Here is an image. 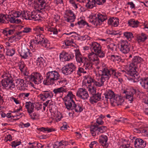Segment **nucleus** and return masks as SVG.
<instances>
[{"mask_svg":"<svg viewBox=\"0 0 148 148\" xmlns=\"http://www.w3.org/2000/svg\"><path fill=\"white\" fill-rule=\"evenodd\" d=\"M97 18L96 17L95 18H93L90 19V22L96 27L98 25H101V23L103 22L107 19V17L105 15H102L101 14L99 13L97 14Z\"/></svg>","mask_w":148,"mask_h":148,"instance_id":"obj_4","label":"nucleus"},{"mask_svg":"<svg viewBox=\"0 0 148 148\" xmlns=\"http://www.w3.org/2000/svg\"><path fill=\"white\" fill-rule=\"evenodd\" d=\"M29 79L31 80L36 84H40L41 80L43 79L42 77L39 73L37 72L33 73L29 77Z\"/></svg>","mask_w":148,"mask_h":148,"instance_id":"obj_9","label":"nucleus"},{"mask_svg":"<svg viewBox=\"0 0 148 148\" xmlns=\"http://www.w3.org/2000/svg\"><path fill=\"white\" fill-rule=\"evenodd\" d=\"M47 30L53 32V35H56L58 34V32L56 28L53 27H49L47 28Z\"/></svg>","mask_w":148,"mask_h":148,"instance_id":"obj_45","label":"nucleus"},{"mask_svg":"<svg viewBox=\"0 0 148 148\" xmlns=\"http://www.w3.org/2000/svg\"><path fill=\"white\" fill-rule=\"evenodd\" d=\"M76 96L83 100L87 99L88 97V92L85 88H79L76 93Z\"/></svg>","mask_w":148,"mask_h":148,"instance_id":"obj_11","label":"nucleus"},{"mask_svg":"<svg viewBox=\"0 0 148 148\" xmlns=\"http://www.w3.org/2000/svg\"><path fill=\"white\" fill-rule=\"evenodd\" d=\"M106 126H101L99 127L98 125V131L101 133H103L104 131H106Z\"/></svg>","mask_w":148,"mask_h":148,"instance_id":"obj_47","label":"nucleus"},{"mask_svg":"<svg viewBox=\"0 0 148 148\" xmlns=\"http://www.w3.org/2000/svg\"><path fill=\"white\" fill-rule=\"evenodd\" d=\"M102 74L101 75V78L104 82L106 80H108L111 77V74L110 73V69L109 70L106 68H104L102 71Z\"/></svg>","mask_w":148,"mask_h":148,"instance_id":"obj_14","label":"nucleus"},{"mask_svg":"<svg viewBox=\"0 0 148 148\" xmlns=\"http://www.w3.org/2000/svg\"><path fill=\"white\" fill-rule=\"evenodd\" d=\"M64 86H62L59 88L54 89L53 92L55 94V96L58 93H63V92H65L66 91V90L64 88Z\"/></svg>","mask_w":148,"mask_h":148,"instance_id":"obj_28","label":"nucleus"},{"mask_svg":"<svg viewBox=\"0 0 148 148\" xmlns=\"http://www.w3.org/2000/svg\"><path fill=\"white\" fill-rule=\"evenodd\" d=\"M130 50V47L128 45L127 42L124 40H122L121 43L120 51L125 54L129 52Z\"/></svg>","mask_w":148,"mask_h":148,"instance_id":"obj_15","label":"nucleus"},{"mask_svg":"<svg viewBox=\"0 0 148 148\" xmlns=\"http://www.w3.org/2000/svg\"><path fill=\"white\" fill-rule=\"evenodd\" d=\"M45 131H47L48 132H50L53 131H54L55 130L53 128H49L48 127L45 128Z\"/></svg>","mask_w":148,"mask_h":148,"instance_id":"obj_63","label":"nucleus"},{"mask_svg":"<svg viewBox=\"0 0 148 148\" xmlns=\"http://www.w3.org/2000/svg\"><path fill=\"white\" fill-rule=\"evenodd\" d=\"M38 3H37L38 8L40 10L46 9V3L45 0H38Z\"/></svg>","mask_w":148,"mask_h":148,"instance_id":"obj_24","label":"nucleus"},{"mask_svg":"<svg viewBox=\"0 0 148 148\" xmlns=\"http://www.w3.org/2000/svg\"><path fill=\"white\" fill-rule=\"evenodd\" d=\"M76 69V66L72 63H69L62 68V72L64 75H68L75 71Z\"/></svg>","mask_w":148,"mask_h":148,"instance_id":"obj_5","label":"nucleus"},{"mask_svg":"<svg viewBox=\"0 0 148 148\" xmlns=\"http://www.w3.org/2000/svg\"><path fill=\"white\" fill-rule=\"evenodd\" d=\"M104 95L105 98L107 99V100L108 101V99H109L111 103H112V101L114 98V97L115 95L114 92L112 90H109L108 91H106L104 94Z\"/></svg>","mask_w":148,"mask_h":148,"instance_id":"obj_19","label":"nucleus"},{"mask_svg":"<svg viewBox=\"0 0 148 148\" xmlns=\"http://www.w3.org/2000/svg\"><path fill=\"white\" fill-rule=\"evenodd\" d=\"M136 37L138 41L139 42L145 41L147 39V35L142 33L141 34L137 35Z\"/></svg>","mask_w":148,"mask_h":148,"instance_id":"obj_25","label":"nucleus"},{"mask_svg":"<svg viewBox=\"0 0 148 148\" xmlns=\"http://www.w3.org/2000/svg\"><path fill=\"white\" fill-rule=\"evenodd\" d=\"M89 58V61L84 62V66L87 67L88 69H89L92 68V62H95L96 61L91 60Z\"/></svg>","mask_w":148,"mask_h":148,"instance_id":"obj_32","label":"nucleus"},{"mask_svg":"<svg viewBox=\"0 0 148 148\" xmlns=\"http://www.w3.org/2000/svg\"><path fill=\"white\" fill-rule=\"evenodd\" d=\"M13 81V78L11 75H8L4 76V79L1 81V84L5 88L8 87L9 89L11 90L12 88H15V84Z\"/></svg>","mask_w":148,"mask_h":148,"instance_id":"obj_2","label":"nucleus"},{"mask_svg":"<svg viewBox=\"0 0 148 148\" xmlns=\"http://www.w3.org/2000/svg\"><path fill=\"white\" fill-rule=\"evenodd\" d=\"M135 137H133V139H135L134 142V145L136 148H144L146 145V142L144 141L143 140L140 138L136 139ZM123 148H134L132 147L125 145V147Z\"/></svg>","mask_w":148,"mask_h":148,"instance_id":"obj_8","label":"nucleus"},{"mask_svg":"<svg viewBox=\"0 0 148 148\" xmlns=\"http://www.w3.org/2000/svg\"><path fill=\"white\" fill-rule=\"evenodd\" d=\"M21 143V141H18L16 143L15 141H13L11 143L12 146V147L15 148L17 146L20 145Z\"/></svg>","mask_w":148,"mask_h":148,"instance_id":"obj_49","label":"nucleus"},{"mask_svg":"<svg viewBox=\"0 0 148 148\" xmlns=\"http://www.w3.org/2000/svg\"><path fill=\"white\" fill-rule=\"evenodd\" d=\"M86 23V21L83 19L81 20L80 21H78L77 22V23L78 25H81L84 26L85 25V24Z\"/></svg>","mask_w":148,"mask_h":148,"instance_id":"obj_55","label":"nucleus"},{"mask_svg":"<svg viewBox=\"0 0 148 148\" xmlns=\"http://www.w3.org/2000/svg\"><path fill=\"white\" fill-rule=\"evenodd\" d=\"M29 51V49L23 47L22 48L21 51L19 52L20 56L23 58L27 59L28 54H30Z\"/></svg>","mask_w":148,"mask_h":148,"instance_id":"obj_18","label":"nucleus"},{"mask_svg":"<svg viewBox=\"0 0 148 148\" xmlns=\"http://www.w3.org/2000/svg\"><path fill=\"white\" fill-rule=\"evenodd\" d=\"M18 66L19 67L20 71L21 72H23L24 71V70L25 69L26 65L25 64L23 61L21 60L18 63Z\"/></svg>","mask_w":148,"mask_h":148,"instance_id":"obj_30","label":"nucleus"},{"mask_svg":"<svg viewBox=\"0 0 148 148\" xmlns=\"http://www.w3.org/2000/svg\"><path fill=\"white\" fill-rule=\"evenodd\" d=\"M102 118L99 117L97 119L96 123L98 124V125H101L103 124L104 122L102 121Z\"/></svg>","mask_w":148,"mask_h":148,"instance_id":"obj_48","label":"nucleus"},{"mask_svg":"<svg viewBox=\"0 0 148 148\" xmlns=\"http://www.w3.org/2000/svg\"><path fill=\"white\" fill-rule=\"evenodd\" d=\"M86 73V72L84 70L83 68L82 67H79L78 70L77 71V74L79 76H81V73Z\"/></svg>","mask_w":148,"mask_h":148,"instance_id":"obj_43","label":"nucleus"},{"mask_svg":"<svg viewBox=\"0 0 148 148\" xmlns=\"http://www.w3.org/2000/svg\"><path fill=\"white\" fill-rule=\"evenodd\" d=\"M127 4L130 5L131 8H135V5L132 2H129L127 3Z\"/></svg>","mask_w":148,"mask_h":148,"instance_id":"obj_62","label":"nucleus"},{"mask_svg":"<svg viewBox=\"0 0 148 148\" xmlns=\"http://www.w3.org/2000/svg\"><path fill=\"white\" fill-rule=\"evenodd\" d=\"M98 143L96 141H94L92 142L89 145V147L90 148H93V146L94 145H95V146L97 145Z\"/></svg>","mask_w":148,"mask_h":148,"instance_id":"obj_59","label":"nucleus"},{"mask_svg":"<svg viewBox=\"0 0 148 148\" xmlns=\"http://www.w3.org/2000/svg\"><path fill=\"white\" fill-rule=\"evenodd\" d=\"M45 61L44 59L41 57H38L37 60V64L38 65H40L41 64H43V63L45 62Z\"/></svg>","mask_w":148,"mask_h":148,"instance_id":"obj_40","label":"nucleus"},{"mask_svg":"<svg viewBox=\"0 0 148 148\" xmlns=\"http://www.w3.org/2000/svg\"><path fill=\"white\" fill-rule=\"evenodd\" d=\"M85 77L86 78V79L87 80V82L89 84H90L91 85V83H94V85L95 84L96 86L98 87H101L104 85V82L102 78L101 79V83H100L95 81L94 79L90 76H88L87 77L85 76Z\"/></svg>","mask_w":148,"mask_h":148,"instance_id":"obj_12","label":"nucleus"},{"mask_svg":"<svg viewBox=\"0 0 148 148\" xmlns=\"http://www.w3.org/2000/svg\"><path fill=\"white\" fill-rule=\"evenodd\" d=\"M75 96L72 92L70 91L63 99L64 101L65 105L66 108L69 110H72L73 107V104L75 103L73 100V97Z\"/></svg>","mask_w":148,"mask_h":148,"instance_id":"obj_3","label":"nucleus"},{"mask_svg":"<svg viewBox=\"0 0 148 148\" xmlns=\"http://www.w3.org/2000/svg\"><path fill=\"white\" fill-rule=\"evenodd\" d=\"M90 49L92 52L89 54L88 57L90 60L96 61V64L99 63V57L102 58L104 57L105 53L101 50L100 45L96 42H92L91 45Z\"/></svg>","mask_w":148,"mask_h":148,"instance_id":"obj_1","label":"nucleus"},{"mask_svg":"<svg viewBox=\"0 0 148 148\" xmlns=\"http://www.w3.org/2000/svg\"><path fill=\"white\" fill-rule=\"evenodd\" d=\"M23 13L22 14V16L24 17L25 18L26 20H29L30 19L31 14L30 12L28 11H23Z\"/></svg>","mask_w":148,"mask_h":148,"instance_id":"obj_34","label":"nucleus"},{"mask_svg":"<svg viewBox=\"0 0 148 148\" xmlns=\"http://www.w3.org/2000/svg\"><path fill=\"white\" fill-rule=\"evenodd\" d=\"M99 143L103 147L106 148L108 145L106 143L107 141L108 137L106 135H101L99 139Z\"/></svg>","mask_w":148,"mask_h":148,"instance_id":"obj_21","label":"nucleus"},{"mask_svg":"<svg viewBox=\"0 0 148 148\" xmlns=\"http://www.w3.org/2000/svg\"><path fill=\"white\" fill-rule=\"evenodd\" d=\"M15 17H14V15L11 16L10 15V19H9V21L11 23H14V22L15 20Z\"/></svg>","mask_w":148,"mask_h":148,"instance_id":"obj_56","label":"nucleus"},{"mask_svg":"<svg viewBox=\"0 0 148 148\" xmlns=\"http://www.w3.org/2000/svg\"><path fill=\"white\" fill-rule=\"evenodd\" d=\"M43 92H44V97L40 98V99L42 101H45L47 98H51L53 97V95L51 92H49L48 91H44Z\"/></svg>","mask_w":148,"mask_h":148,"instance_id":"obj_23","label":"nucleus"},{"mask_svg":"<svg viewBox=\"0 0 148 148\" xmlns=\"http://www.w3.org/2000/svg\"><path fill=\"white\" fill-rule=\"evenodd\" d=\"M76 18V16H69L68 18H66V19L65 20L67 22L71 23L74 22Z\"/></svg>","mask_w":148,"mask_h":148,"instance_id":"obj_44","label":"nucleus"},{"mask_svg":"<svg viewBox=\"0 0 148 148\" xmlns=\"http://www.w3.org/2000/svg\"><path fill=\"white\" fill-rule=\"evenodd\" d=\"M88 90L90 93H91L92 95L96 93V89L94 86H91V84L88 86Z\"/></svg>","mask_w":148,"mask_h":148,"instance_id":"obj_35","label":"nucleus"},{"mask_svg":"<svg viewBox=\"0 0 148 148\" xmlns=\"http://www.w3.org/2000/svg\"><path fill=\"white\" fill-rule=\"evenodd\" d=\"M112 101V103H115L117 106L121 105L124 101V100L122 96L118 95H115Z\"/></svg>","mask_w":148,"mask_h":148,"instance_id":"obj_16","label":"nucleus"},{"mask_svg":"<svg viewBox=\"0 0 148 148\" xmlns=\"http://www.w3.org/2000/svg\"><path fill=\"white\" fill-rule=\"evenodd\" d=\"M46 77L50 80L51 84H53L54 81L59 79L60 74L56 71H49L47 73Z\"/></svg>","mask_w":148,"mask_h":148,"instance_id":"obj_6","label":"nucleus"},{"mask_svg":"<svg viewBox=\"0 0 148 148\" xmlns=\"http://www.w3.org/2000/svg\"><path fill=\"white\" fill-rule=\"evenodd\" d=\"M116 18H114L113 17L112 18H110L108 21V24L109 25H113L114 21L115 20Z\"/></svg>","mask_w":148,"mask_h":148,"instance_id":"obj_51","label":"nucleus"},{"mask_svg":"<svg viewBox=\"0 0 148 148\" xmlns=\"http://www.w3.org/2000/svg\"><path fill=\"white\" fill-rule=\"evenodd\" d=\"M109 48L112 51L116 50V46L115 44L112 43L108 46Z\"/></svg>","mask_w":148,"mask_h":148,"instance_id":"obj_50","label":"nucleus"},{"mask_svg":"<svg viewBox=\"0 0 148 148\" xmlns=\"http://www.w3.org/2000/svg\"><path fill=\"white\" fill-rule=\"evenodd\" d=\"M15 29H10L8 31V35L9 34L10 35H12L13 34L14 32L15 31Z\"/></svg>","mask_w":148,"mask_h":148,"instance_id":"obj_64","label":"nucleus"},{"mask_svg":"<svg viewBox=\"0 0 148 148\" xmlns=\"http://www.w3.org/2000/svg\"><path fill=\"white\" fill-rule=\"evenodd\" d=\"M75 52L76 59L77 62L84 63L88 61V59L85 57H83L79 51V49L75 50Z\"/></svg>","mask_w":148,"mask_h":148,"instance_id":"obj_13","label":"nucleus"},{"mask_svg":"<svg viewBox=\"0 0 148 148\" xmlns=\"http://www.w3.org/2000/svg\"><path fill=\"white\" fill-rule=\"evenodd\" d=\"M110 71L111 74L113 76L114 78H118L119 76L121 75V73L118 71H117L116 69H114L112 68L110 69Z\"/></svg>","mask_w":148,"mask_h":148,"instance_id":"obj_26","label":"nucleus"},{"mask_svg":"<svg viewBox=\"0 0 148 148\" xmlns=\"http://www.w3.org/2000/svg\"><path fill=\"white\" fill-rule=\"evenodd\" d=\"M90 132H95L97 130L98 131V125L95 124L91 125L90 127Z\"/></svg>","mask_w":148,"mask_h":148,"instance_id":"obj_41","label":"nucleus"},{"mask_svg":"<svg viewBox=\"0 0 148 148\" xmlns=\"http://www.w3.org/2000/svg\"><path fill=\"white\" fill-rule=\"evenodd\" d=\"M64 42L65 45L66 46H71V44L70 41V40L68 39H66L64 40Z\"/></svg>","mask_w":148,"mask_h":148,"instance_id":"obj_58","label":"nucleus"},{"mask_svg":"<svg viewBox=\"0 0 148 148\" xmlns=\"http://www.w3.org/2000/svg\"><path fill=\"white\" fill-rule=\"evenodd\" d=\"M88 2L85 6L87 9H92L94 7L97 6V4L102 5L106 2V0H87Z\"/></svg>","mask_w":148,"mask_h":148,"instance_id":"obj_7","label":"nucleus"},{"mask_svg":"<svg viewBox=\"0 0 148 148\" xmlns=\"http://www.w3.org/2000/svg\"><path fill=\"white\" fill-rule=\"evenodd\" d=\"M48 42V40L46 38H45L43 39L42 40L38 41V42H36V44L37 45L38 44H40L43 47H47V43Z\"/></svg>","mask_w":148,"mask_h":148,"instance_id":"obj_31","label":"nucleus"},{"mask_svg":"<svg viewBox=\"0 0 148 148\" xmlns=\"http://www.w3.org/2000/svg\"><path fill=\"white\" fill-rule=\"evenodd\" d=\"M79 104H76L75 103H74V104H73V107L72 108V110H75V111L76 112V109H78L79 107Z\"/></svg>","mask_w":148,"mask_h":148,"instance_id":"obj_54","label":"nucleus"},{"mask_svg":"<svg viewBox=\"0 0 148 148\" xmlns=\"http://www.w3.org/2000/svg\"><path fill=\"white\" fill-rule=\"evenodd\" d=\"M139 22L138 21H135L134 19H132L128 21L129 25L133 27H137L138 26Z\"/></svg>","mask_w":148,"mask_h":148,"instance_id":"obj_27","label":"nucleus"},{"mask_svg":"<svg viewBox=\"0 0 148 148\" xmlns=\"http://www.w3.org/2000/svg\"><path fill=\"white\" fill-rule=\"evenodd\" d=\"M101 93L97 92L94 95H92L89 99L90 102L92 104L93 103H96L98 101H99L101 99Z\"/></svg>","mask_w":148,"mask_h":148,"instance_id":"obj_17","label":"nucleus"},{"mask_svg":"<svg viewBox=\"0 0 148 148\" xmlns=\"http://www.w3.org/2000/svg\"><path fill=\"white\" fill-rule=\"evenodd\" d=\"M136 69L134 68L133 67H131L130 65L129 69L127 71V73L128 74L133 77L134 74H135L134 73H136L137 72L136 70Z\"/></svg>","mask_w":148,"mask_h":148,"instance_id":"obj_29","label":"nucleus"},{"mask_svg":"<svg viewBox=\"0 0 148 148\" xmlns=\"http://www.w3.org/2000/svg\"><path fill=\"white\" fill-rule=\"evenodd\" d=\"M143 60V59L140 57L138 56H134L132 60V62L130 64V66L135 68L140 67V63Z\"/></svg>","mask_w":148,"mask_h":148,"instance_id":"obj_10","label":"nucleus"},{"mask_svg":"<svg viewBox=\"0 0 148 148\" xmlns=\"http://www.w3.org/2000/svg\"><path fill=\"white\" fill-rule=\"evenodd\" d=\"M136 73H134V75L132 77L134 78V81L135 82H139L141 79H142V77H140V75L138 74V72Z\"/></svg>","mask_w":148,"mask_h":148,"instance_id":"obj_38","label":"nucleus"},{"mask_svg":"<svg viewBox=\"0 0 148 148\" xmlns=\"http://www.w3.org/2000/svg\"><path fill=\"white\" fill-rule=\"evenodd\" d=\"M7 49V54L9 56H12L14 55L15 52V49L14 48L12 49Z\"/></svg>","mask_w":148,"mask_h":148,"instance_id":"obj_36","label":"nucleus"},{"mask_svg":"<svg viewBox=\"0 0 148 148\" xmlns=\"http://www.w3.org/2000/svg\"><path fill=\"white\" fill-rule=\"evenodd\" d=\"M24 80L21 79H17L16 80V84L17 86H21L24 83Z\"/></svg>","mask_w":148,"mask_h":148,"instance_id":"obj_39","label":"nucleus"},{"mask_svg":"<svg viewBox=\"0 0 148 148\" xmlns=\"http://www.w3.org/2000/svg\"><path fill=\"white\" fill-rule=\"evenodd\" d=\"M65 53H66V52L64 51H63L60 54V60H61L62 58H63L64 59V56H65Z\"/></svg>","mask_w":148,"mask_h":148,"instance_id":"obj_60","label":"nucleus"},{"mask_svg":"<svg viewBox=\"0 0 148 148\" xmlns=\"http://www.w3.org/2000/svg\"><path fill=\"white\" fill-rule=\"evenodd\" d=\"M126 96L125 97L126 99H128L130 101V103H131L133 101V99L134 98L133 97V96L134 94H136V91L135 89H133L128 92Z\"/></svg>","mask_w":148,"mask_h":148,"instance_id":"obj_20","label":"nucleus"},{"mask_svg":"<svg viewBox=\"0 0 148 148\" xmlns=\"http://www.w3.org/2000/svg\"><path fill=\"white\" fill-rule=\"evenodd\" d=\"M10 15H5L4 14H2V18H3V17H4L5 18V19H6V20H7V21H9V19H10Z\"/></svg>","mask_w":148,"mask_h":148,"instance_id":"obj_57","label":"nucleus"},{"mask_svg":"<svg viewBox=\"0 0 148 148\" xmlns=\"http://www.w3.org/2000/svg\"><path fill=\"white\" fill-rule=\"evenodd\" d=\"M74 57L73 54L72 53L69 54L66 52L64 58V61H69L71 59H72Z\"/></svg>","mask_w":148,"mask_h":148,"instance_id":"obj_33","label":"nucleus"},{"mask_svg":"<svg viewBox=\"0 0 148 148\" xmlns=\"http://www.w3.org/2000/svg\"><path fill=\"white\" fill-rule=\"evenodd\" d=\"M124 36H125L127 39H128L130 38L131 39L134 38L133 34L131 32H125L123 33Z\"/></svg>","mask_w":148,"mask_h":148,"instance_id":"obj_37","label":"nucleus"},{"mask_svg":"<svg viewBox=\"0 0 148 148\" xmlns=\"http://www.w3.org/2000/svg\"><path fill=\"white\" fill-rule=\"evenodd\" d=\"M142 86L146 89H148V77L144 78V85H142Z\"/></svg>","mask_w":148,"mask_h":148,"instance_id":"obj_42","label":"nucleus"},{"mask_svg":"<svg viewBox=\"0 0 148 148\" xmlns=\"http://www.w3.org/2000/svg\"><path fill=\"white\" fill-rule=\"evenodd\" d=\"M22 14L23 13L22 12H21L19 11H16L14 14V16L16 18L18 17L21 15V14L22 15Z\"/></svg>","mask_w":148,"mask_h":148,"instance_id":"obj_53","label":"nucleus"},{"mask_svg":"<svg viewBox=\"0 0 148 148\" xmlns=\"http://www.w3.org/2000/svg\"><path fill=\"white\" fill-rule=\"evenodd\" d=\"M26 108L27 109L28 112L30 115V114L34 112V108L33 103H32L30 101L26 102L25 106Z\"/></svg>","mask_w":148,"mask_h":148,"instance_id":"obj_22","label":"nucleus"},{"mask_svg":"<svg viewBox=\"0 0 148 148\" xmlns=\"http://www.w3.org/2000/svg\"><path fill=\"white\" fill-rule=\"evenodd\" d=\"M32 29L29 27H26L24 28V29L22 31L24 33H28L31 32Z\"/></svg>","mask_w":148,"mask_h":148,"instance_id":"obj_52","label":"nucleus"},{"mask_svg":"<svg viewBox=\"0 0 148 148\" xmlns=\"http://www.w3.org/2000/svg\"><path fill=\"white\" fill-rule=\"evenodd\" d=\"M38 15L37 14H36L35 13L33 14V12H32L31 14L30 18V19L29 20H34L35 21L37 20H38L37 16Z\"/></svg>","mask_w":148,"mask_h":148,"instance_id":"obj_46","label":"nucleus"},{"mask_svg":"<svg viewBox=\"0 0 148 148\" xmlns=\"http://www.w3.org/2000/svg\"><path fill=\"white\" fill-rule=\"evenodd\" d=\"M43 84L46 85H48V83H50V81L49 79H47V77L44 80L43 82Z\"/></svg>","mask_w":148,"mask_h":148,"instance_id":"obj_61","label":"nucleus"}]
</instances>
